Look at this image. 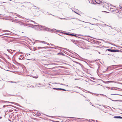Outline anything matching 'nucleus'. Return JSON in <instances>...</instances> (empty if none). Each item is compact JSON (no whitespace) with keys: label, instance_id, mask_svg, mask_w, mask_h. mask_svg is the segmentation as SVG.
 <instances>
[{"label":"nucleus","instance_id":"nucleus-1","mask_svg":"<svg viewBox=\"0 0 122 122\" xmlns=\"http://www.w3.org/2000/svg\"><path fill=\"white\" fill-rule=\"evenodd\" d=\"M35 26L39 28V29H40L41 30H45L46 31H48L52 32H53L54 31L53 29H51L49 28L46 27L44 26L37 25H36Z\"/></svg>","mask_w":122,"mask_h":122},{"label":"nucleus","instance_id":"nucleus-2","mask_svg":"<svg viewBox=\"0 0 122 122\" xmlns=\"http://www.w3.org/2000/svg\"><path fill=\"white\" fill-rule=\"evenodd\" d=\"M35 8L33 9V10L36 11L37 12L36 13H34V15H35L34 16H39V14L38 13V11L39 10V8H38L36 6H34Z\"/></svg>","mask_w":122,"mask_h":122},{"label":"nucleus","instance_id":"nucleus-3","mask_svg":"<svg viewBox=\"0 0 122 122\" xmlns=\"http://www.w3.org/2000/svg\"><path fill=\"white\" fill-rule=\"evenodd\" d=\"M106 51H108L111 52H116L119 51V50H115L113 49H107Z\"/></svg>","mask_w":122,"mask_h":122},{"label":"nucleus","instance_id":"nucleus-4","mask_svg":"<svg viewBox=\"0 0 122 122\" xmlns=\"http://www.w3.org/2000/svg\"><path fill=\"white\" fill-rule=\"evenodd\" d=\"M53 89L54 90H63L65 91H68V90L66 91L65 89H62L61 88H53Z\"/></svg>","mask_w":122,"mask_h":122},{"label":"nucleus","instance_id":"nucleus-5","mask_svg":"<svg viewBox=\"0 0 122 122\" xmlns=\"http://www.w3.org/2000/svg\"><path fill=\"white\" fill-rule=\"evenodd\" d=\"M34 114H35V115H36L37 116H41V114L40 113H39L37 111H36V112H35Z\"/></svg>","mask_w":122,"mask_h":122},{"label":"nucleus","instance_id":"nucleus-6","mask_svg":"<svg viewBox=\"0 0 122 122\" xmlns=\"http://www.w3.org/2000/svg\"><path fill=\"white\" fill-rule=\"evenodd\" d=\"M5 102L10 103H13V104H14V102H8V101H4L0 100V103H3Z\"/></svg>","mask_w":122,"mask_h":122},{"label":"nucleus","instance_id":"nucleus-7","mask_svg":"<svg viewBox=\"0 0 122 122\" xmlns=\"http://www.w3.org/2000/svg\"><path fill=\"white\" fill-rule=\"evenodd\" d=\"M33 25V27L34 28V29L36 30H38L39 29V28H38L37 27H36V26H35L36 25Z\"/></svg>","mask_w":122,"mask_h":122},{"label":"nucleus","instance_id":"nucleus-8","mask_svg":"<svg viewBox=\"0 0 122 122\" xmlns=\"http://www.w3.org/2000/svg\"><path fill=\"white\" fill-rule=\"evenodd\" d=\"M14 15H16V16H18V17H20V18H22V16L19 15L18 14H17V13H14Z\"/></svg>","mask_w":122,"mask_h":122},{"label":"nucleus","instance_id":"nucleus-9","mask_svg":"<svg viewBox=\"0 0 122 122\" xmlns=\"http://www.w3.org/2000/svg\"><path fill=\"white\" fill-rule=\"evenodd\" d=\"M95 2L97 4H99L101 3V2L100 0H95Z\"/></svg>","mask_w":122,"mask_h":122},{"label":"nucleus","instance_id":"nucleus-10","mask_svg":"<svg viewBox=\"0 0 122 122\" xmlns=\"http://www.w3.org/2000/svg\"><path fill=\"white\" fill-rule=\"evenodd\" d=\"M58 18L59 19H60L61 20H62V19H63V20H70L71 19H72L71 18V19H66V18H60V17H58Z\"/></svg>","mask_w":122,"mask_h":122},{"label":"nucleus","instance_id":"nucleus-11","mask_svg":"<svg viewBox=\"0 0 122 122\" xmlns=\"http://www.w3.org/2000/svg\"><path fill=\"white\" fill-rule=\"evenodd\" d=\"M113 117L114 118H119V119H121L122 118V117H121L119 116H115L114 117Z\"/></svg>","mask_w":122,"mask_h":122},{"label":"nucleus","instance_id":"nucleus-12","mask_svg":"<svg viewBox=\"0 0 122 122\" xmlns=\"http://www.w3.org/2000/svg\"><path fill=\"white\" fill-rule=\"evenodd\" d=\"M57 55H62L63 56H65V55L62 52H60L59 53H58L57 54Z\"/></svg>","mask_w":122,"mask_h":122},{"label":"nucleus","instance_id":"nucleus-13","mask_svg":"<svg viewBox=\"0 0 122 122\" xmlns=\"http://www.w3.org/2000/svg\"><path fill=\"white\" fill-rule=\"evenodd\" d=\"M70 40L71 41H72L73 42V43H74L78 47H79L78 46V45L77 44V43H75V42H76V41H75V40H71V39Z\"/></svg>","mask_w":122,"mask_h":122},{"label":"nucleus","instance_id":"nucleus-14","mask_svg":"<svg viewBox=\"0 0 122 122\" xmlns=\"http://www.w3.org/2000/svg\"><path fill=\"white\" fill-rule=\"evenodd\" d=\"M8 106H12V107H13V106H12V105H4L3 106V108H5V107H8Z\"/></svg>","mask_w":122,"mask_h":122},{"label":"nucleus","instance_id":"nucleus-15","mask_svg":"<svg viewBox=\"0 0 122 122\" xmlns=\"http://www.w3.org/2000/svg\"><path fill=\"white\" fill-rule=\"evenodd\" d=\"M119 66V67H122V65H112V66Z\"/></svg>","mask_w":122,"mask_h":122},{"label":"nucleus","instance_id":"nucleus-16","mask_svg":"<svg viewBox=\"0 0 122 122\" xmlns=\"http://www.w3.org/2000/svg\"><path fill=\"white\" fill-rule=\"evenodd\" d=\"M33 77L35 78H38V75H36V76H33Z\"/></svg>","mask_w":122,"mask_h":122},{"label":"nucleus","instance_id":"nucleus-17","mask_svg":"<svg viewBox=\"0 0 122 122\" xmlns=\"http://www.w3.org/2000/svg\"><path fill=\"white\" fill-rule=\"evenodd\" d=\"M63 33L64 34H66V35H70V34L68 33Z\"/></svg>","mask_w":122,"mask_h":122},{"label":"nucleus","instance_id":"nucleus-18","mask_svg":"<svg viewBox=\"0 0 122 122\" xmlns=\"http://www.w3.org/2000/svg\"><path fill=\"white\" fill-rule=\"evenodd\" d=\"M58 84H61V85H63L64 86H68V85H65L64 84H62V83L60 84V83H58Z\"/></svg>","mask_w":122,"mask_h":122},{"label":"nucleus","instance_id":"nucleus-19","mask_svg":"<svg viewBox=\"0 0 122 122\" xmlns=\"http://www.w3.org/2000/svg\"><path fill=\"white\" fill-rule=\"evenodd\" d=\"M44 48V47H37L38 49V50L40 49H42V48Z\"/></svg>","mask_w":122,"mask_h":122},{"label":"nucleus","instance_id":"nucleus-20","mask_svg":"<svg viewBox=\"0 0 122 122\" xmlns=\"http://www.w3.org/2000/svg\"><path fill=\"white\" fill-rule=\"evenodd\" d=\"M37 85H40L41 86H40V87H42V86H43L41 84H40V83H39V84H37ZM38 86V87H40V86Z\"/></svg>","mask_w":122,"mask_h":122},{"label":"nucleus","instance_id":"nucleus-21","mask_svg":"<svg viewBox=\"0 0 122 122\" xmlns=\"http://www.w3.org/2000/svg\"><path fill=\"white\" fill-rule=\"evenodd\" d=\"M78 19V20H79L80 21H82V22H85V23H89V22H85V21H82L81 20H80L79 19Z\"/></svg>","mask_w":122,"mask_h":122},{"label":"nucleus","instance_id":"nucleus-22","mask_svg":"<svg viewBox=\"0 0 122 122\" xmlns=\"http://www.w3.org/2000/svg\"><path fill=\"white\" fill-rule=\"evenodd\" d=\"M37 49V48L36 47H34L33 48V50L34 51H35Z\"/></svg>","mask_w":122,"mask_h":122},{"label":"nucleus","instance_id":"nucleus-23","mask_svg":"<svg viewBox=\"0 0 122 122\" xmlns=\"http://www.w3.org/2000/svg\"><path fill=\"white\" fill-rule=\"evenodd\" d=\"M70 36H75V35L72 34H70Z\"/></svg>","mask_w":122,"mask_h":122},{"label":"nucleus","instance_id":"nucleus-24","mask_svg":"<svg viewBox=\"0 0 122 122\" xmlns=\"http://www.w3.org/2000/svg\"><path fill=\"white\" fill-rule=\"evenodd\" d=\"M16 63H17V65H18L20 66L21 65V64L20 63H19L18 62H17Z\"/></svg>","mask_w":122,"mask_h":122},{"label":"nucleus","instance_id":"nucleus-25","mask_svg":"<svg viewBox=\"0 0 122 122\" xmlns=\"http://www.w3.org/2000/svg\"><path fill=\"white\" fill-rule=\"evenodd\" d=\"M108 82H114V81H108Z\"/></svg>","mask_w":122,"mask_h":122},{"label":"nucleus","instance_id":"nucleus-26","mask_svg":"<svg viewBox=\"0 0 122 122\" xmlns=\"http://www.w3.org/2000/svg\"><path fill=\"white\" fill-rule=\"evenodd\" d=\"M76 63L77 64H79V65H81V64L80 63H79L78 62H76Z\"/></svg>","mask_w":122,"mask_h":122},{"label":"nucleus","instance_id":"nucleus-27","mask_svg":"<svg viewBox=\"0 0 122 122\" xmlns=\"http://www.w3.org/2000/svg\"><path fill=\"white\" fill-rule=\"evenodd\" d=\"M74 12H75V13H76V14H78V15H80V14H78V13H77L75 11H74Z\"/></svg>","mask_w":122,"mask_h":122},{"label":"nucleus","instance_id":"nucleus-28","mask_svg":"<svg viewBox=\"0 0 122 122\" xmlns=\"http://www.w3.org/2000/svg\"><path fill=\"white\" fill-rule=\"evenodd\" d=\"M56 47H58L59 48H62L61 47H58V46H56Z\"/></svg>","mask_w":122,"mask_h":122},{"label":"nucleus","instance_id":"nucleus-29","mask_svg":"<svg viewBox=\"0 0 122 122\" xmlns=\"http://www.w3.org/2000/svg\"><path fill=\"white\" fill-rule=\"evenodd\" d=\"M51 48H52V49H56V48H55V47H51Z\"/></svg>","mask_w":122,"mask_h":122},{"label":"nucleus","instance_id":"nucleus-30","mask_svg":"<svg viewBox=\"0 0 122 122\" xmlns=\"http://www.w3.org/2000/svg\"><path fill=\"white\" fill-rule=\"evenodd\" d=\"M104 25H105V26H110L108 25H107L106 24H105Z\"/></svg>","mask_w":122,"mask_h":122},{"label":"nucleus","instance_id":"nucleus-31","mask_svg":"<svg viewBox=\"0 0 122 122\" xmlns=\"http://www.w3.org/2000/svg\"><path fill=\"white\" fill-rule=\"evenodd\" d=\"M19 60H22V59L21 58H20V57L19 58Z\"/></svg>","mask_w":122,"mask_h":122},{"label":"nucleus","instance_id":"nucleus-32","mask_svg":"<svg viewBox=\"0 0 122 122\" xmlns=\"http://www.w3.org/2000/svg\"><path fill=\"white\" fill-rule=\"evenodd\" d=\"M75 36L76 37H78L76 36V35H75V36Z\"/></svg>","mask_w":122,"mask_h":122},{"label":"nucleus","instance_id":"nucleus-33","mask_svg":"<svg viewBox=\"0 0 122 122\" xmlns=\"http://www.w3.org/2000/svg\"><path fill=\"white\" fill-rule=\"evenodd\" d=\"M51 45L52 46H54V45L53 44H51Z\"/></svg>","mask_w":122,"mask_h":122},{"label":"nucleus","instance_id":"nucleus-34","mask_svg":"<svg viewBox=\"0 0 122 122\" xmlns=\"http://www.w3.org/2000/svg\"><path fill=\"white\" fill-rule=\"evenodd\" d=\"M76 87H77L78 88H81L80 87H78V86H76Z\"/></svg>","mask_w":122,"mask_h":122},{"label":"nucleus","instance_id":"nucleus-35","mask_svg":"<svg viewBox=\"0 0 122 122\" xmlns=\"http://www.w3.org/2000/svg\"><path fill=\"white\" fill-rule=\"evenodd\" d=\"M32 22H33L34 23H35L36 22H35V21H32Z\"/></svg>","mask_w":122,"mask_h":122},{"label":"nucleus","instance_id":"nucleus-36","mask_svg":"<svg viewBox=\"0 0 122 122\" xmlns=\"http://www.w3.org/2000/svg\"><path fill=\"white\" fill-rule=\"evenodd\" d=\"M42 42L44 43H46V42L45 41H43Z\"/></svg>","mask_w":122,"mask_h":122},{"label":"nucleus","instance_id":"nucleus-37","mask_svg":"<svg viewBox=\"0 0 122 122\" xmlns=\"http://www.w3.org/2000/svg\"><path fill=\"white\" fill-rule=\"evenodd\" d=\"M109 27H111V29H114V28H112V27L111 26H110Z\"/></svg>","mask_w":122,"mask_h":122},{"label":"nucleus","instance_id":"nucleus-38","mask_svg":"<svg viewBox=\"0 0 122 122\" xmlns=\"http://www.w3.org/2000/svg\"><path fill=\"white\" fill-rule=\"evenodd\" d=\"M118 47H120V48H122V47H121V46H118Z\"/></svg>","mask_w":122,"mask_h":122},{"label":"nucleus","instance_id":"nucleus-39","mask_svg":"<svg viewBox=\"0 0 122 122\" xmlns=\"http://www.w3.org/2000/svg\"><path fill=\"white\" fill-rule=\"evenodd\" d=\"M120 8L121 9H122V6H120Z\"/></svg>","mask_w":122,"mask_h":122},{"label":"nucleus","instance_id":"nucleus-40","mask_svg":"<svg viewBox=\"0 0 122 122\" xmlns=\"http://www.w3.org/2000/svg\"><path fill=\"white\" fill-rule=\"evenodd\" d=\"M5 30H2V32H4L5 31Z\"/></svg>","mask_w":122,"mask_h":122},{"label":"nucleus","instance_id":"nucleus-41","mask_svg":"<svg viewBox=\"0 0 122 122\" xmlns=\"http://www.w3.org/2000/svg\"><path fill=\"white\" fill-rule=\"evenodd\" d=\"M48 84V85L49 86H50L51 85L49 83Z\"/></svg>","mask_w":122,"mask_h":122},{"label":"nucleus","instance_id":"nucleus-42","mask_svg":"<svg viewBox=\"0 0 122 122\" xmlns=\"http://www.w3.org/2000/svg\"><path fill=\"white\" fill-rule=\"evenodd\" d=\"M47 44L48 45H50L48 43H47Z\"/></svg>","mask_w":122,"mask_h":122},{"label":"nucleus","instance_id":"nucleus-43","mask_svg":"<svg viewBox=\"0 0 122 122\" xmlns=\"http://www.w3.org/2000/svg\"><path fill=\"white\" fill-rule=\"evenodd\" d=\"M91 120L93 121H95L94 120H93L92 119Z\"/></svg>","mask_w":122,"mask_h":122},{"label":"nucleus","instance_id":"nucleus-44","mask_svg":"<svg viewBox=\"0 0 122 122\" xmlns=\"http://www.w3.org/2000/svg\"><path fill=\"white\" fill-rule=\"evenodd\" d=\"M113 101H117V100H112Z\"/></svg>","mask_w":122,"mask_h":122},{"label":"nucleus","instance_id":"nucleus-45","mask_svg":"<svg viewBox=\"0 0 122 122\" xmlns=\"http://www.w3.org/2000/svg\"><path fill=\"white\" fill-rule=\"evenodd\" d=\"M111 9H112V8H110V9L111 10Z\"/></svg>","mask_w":122,"mask_h":122},{"label":"nucleus","instance_id":"nucleus-46","mask_svg":"<svg viewBox=\"0 0 122 122\" xmlns=\"http://www.w3.org/2000/svg\"><path fill=\"white\" fill-rule=\"evenodd\" d=\"M66 40H68L67 38H66Z\"/></svg>","mask_w":122,"mask_h":122},{"label":"nucleus","instance_id":"nucleus-47","mask_svg":"<svg viewBox=\"0 0 122 122\" xmlns=\"http://www.w3.org/2000/svg\"><path fill=\"white\" fill-rule=\"evenodd\" d=\"M60 35V36H62V35Z\"/></svg>","mask_w":122,"mask_h":122},{"label":"nucleus","instance_id":"nucleus-48","mask_svg":"<svg viewBox=\"0 0 122 122\" xmlns=\"http://www.w3.org/2000/svg\"><path fill=\"white\" fill-rule=\"evenodd\" d=\"M47 116H48V117H51V116H47Z\"/></svg>","mask_w":122,"mask_h":122},{"label":"nucleus","instance_id":"nucleus-49","mask_svg":"<svg viewBox=\"0 0 122 122\" xmlns=\"http://www.w3.org/2000/svg\"><path fill=\"white\" fill-rule=\"evenodd\" d=\"M96 122H98V121L97 120H96Z\"/></svg>","mask_w":122,"mask_h":122},{"label":"nucleus","instance_id":"nucleus-50","mask_svg":"<svg viewBox=\"0 0 122 122\" xmlns=\"http://www.w3.org/2000/svg\"><path fill=\"white\" fill-rule=\"evenodd\" d=\"M76 118L77 119H80V118Z\"/></svg>","mask_w":122,"mask_h":122},{"label":"nucleus","instance_id":"nucleus-51","mask_svg":"<svg viewBox=\"0 0 122 122\" xmlns=\"http://www.w3.org/2000/svg\"><path fill=\"white\" fill-rule=\"evenodd\" d=\"M24 56L22 58V59H23V58H24Z\"/></svg>","mask_w":122,"mask_h":122},{"label":"nucleus","instance_id":"nucleus-52","mask_svg":"<svg viewBox=\"0 0 122 122\" xmlns=\"http://www.w3.org/2000/svg\"><path fill=\"white\" fill-rule=\"evenodd\" d=\"M10 82H12H12H13L12 81H11Z\"/></svg>","mask_w":122,"mask_h":122},{"label":"nucleus","instance_id":"nucleus-53","mask_svg":"<svg viewBox=\"0 0 122 122\" xmlns=\"http://www.w3.org/2000/svg\"><path fill=\"white\" fill-rule=\"evenodd\" d=\"M116 67V68H118V67Z\"/></svg>","mask_w":122,"mask_h":122},{"label":"nucleus","instance_id":"nucleus-54","mask_svg":"<svg viewBox=\"0 0 122 122\" xmlns=\"http://www.w3.org/2000/svg\"><path fill=\"white\" fill-rule=\"evenodd\" d=\"M9 50H7V51H8Z\"/></svg>","mask_w":122,"mask_h":122},{"label":"nucleus","instance_id":"nucleus-55","mask_svg":"<svg viewBox=\"0 0 122 122\" xmlns=\"http://www.w3.org/2000/svg\"><path fill=\"white\" fill-rule=\"evenodd\" d=\"M112 10V11H113L114 10Z\"/></svg>","mask_w":122,"mask_h":122},{"label":"nucleus","instance_id":"nucleus-56","mask_svg":"<svg viewBox=\"0 0 122 122\" xmlns=\"http://www.w3.org/2000/svg\"><path fill=\"white\" fill-rule=\"evenodd\" d=\"M53 16H55V15H52Z\"/></svg>","mask_w":122,"mask_h":122},{"label":"nucleus","instance_id":"nucleus-57","mask_svg":"<svg viewBox=\"0 0 122 122\" xmlns=\"http://www.w3.org/2000/svg\"><path fill=\"white\" fill-rule=\"evenodd\" d=\"M76 79H75V80H76Z\"/></svg>","mask_w":122,"mask_h":122},{"label":"nucleus","instance_id":"nucleus-58","mask_svg":"<svg viewBox=\"0 0 122 122\" xmlns=\"http://www.w3.org/2000/svg\"><path fill=\"white\" fill-rule=\"evenodd\" d=\"M99 53L100 54V52H99Z\"/></svg>","mask_w":122,"mask_h":122},{"label":"nucleus","instance_id":"nucleus-59","mask_svg":"<svg viewBox=\"0 0 122 122\" xmlns=\"http://www.w3.org/2000/svg\"><path fill=\"white\" fill-rule=\"evenodd\" d=\"M50 14L51 15V14Z\"/></svg>","mask_w":122,"mask_h":122},{"label":"nucleus","instance_id":"nucleus-60","mask_svg":"<svg viewBox=\"0 0 122 122\" xmlns=\"http://www.w3.org/2000/svg\"><path fill=\"white\" fill-rule=\"evenodd\" d=\"M29 55H30V54H29Z\"/></svg>","mask_w":122,"mask_h":122},{"label":"nucleus","instance_id":"nucleus-61","mask_svg":"<svg viewBox=\"0 0 122 122\" xmlns=\"http://www.w3.org/2000/svg\"><path fill=\"white\" fill-rule=\"evenodd\" d=\"M20 57H21V56H20Z\"/></svg>","mask_w":122,"mask_h":122},{"label":"nucleus","instance_id":"nucleus-62","mask_svg":"<svg viewBox=\"0 0 122 122\" xmlns=\"http://www.w3.org/2000/svg\"><path fill=\"white\" fill-rule=\"evenodd\" d=\"M71 118H73V117H71Z\"/></svg>","mask_w":122,"mask_h":122},{"label":"nucleus","instance_id":"nucleus-63","mask_svg":"<svg viewBox=\"0 0 122 122\" xmlns=\"http://www.w3.org/2000/svg\"><path fill=\"white\" fill-rule=\"evenodd\" d=\"M1 30L0 29V30Z\"/></svg>","mask_w":122,"mask_h":122}]
</instances>
